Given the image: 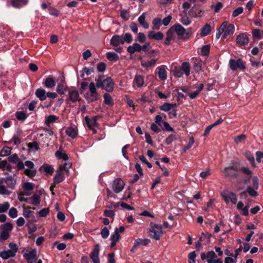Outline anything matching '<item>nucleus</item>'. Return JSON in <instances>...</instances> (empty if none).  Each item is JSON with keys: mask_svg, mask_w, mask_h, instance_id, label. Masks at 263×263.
I'll list each match as a JSON object with an SVG mask.
<instances>
[{"mask_svg": "<svg viewBox=\"0 0 263 263\" xmlns=\"http://www.w3.org/2000/svg\"><path fill=\"white\" fill-rule=\"evenodd\" d=\"M216 257V254L213 251H208L206 254L204 253L201 254V259H206L208 263H214Z\"/></svg>", "mask_w": 263, "mask_h": 263, "instance_id": "obj_11", "label": "nucleus"}, {"mask_svg": "<svg viewBox=\"0 0 263 263\" xmlns=\"http://www.w3.org/2000/svg\"><path fill=\"white\" fill-rule=\"evenodd\" d=\"M49 213V210L48 208H43L41 210L39 213V216L40 217H46Z\"/></svg>", "mask_w": 263, "mask_h": 263, "instance_id": "obj_58", "label": "nucleus"}, {"mask_svg": "<svg viewBox=\"0 0 263 263\" xmlns=\"http://www.w3.org/2000/svg\"><path fill=\"white\" fill-rule=\"evenodd\" d=\"M67 88V86L64 83L59 84L57 87V91L60 95L64 93Z\"/></svg>", "mask_w": 263, "mask_h": 263, "instance_id": "obj_44", "label": "nucleus"}, {"mask_svg": "<svg viewBox=\"0 0 263 263\" xmlns=\"http://www.w3.org/2000/svg\"><path fill=\"white\" fill-rule=\"evenodd\" d=\"M144 84V81L143 77L140 75H136L133 81L134 87H142L143 86Z\"/></svg>", "mask_w": 263, "mask_h": 263, "instance_id": "obj_21", "label": "nucleus"}, {"mask_svg": "<svg viewBox=\"0 0 263 263\" xmlns=\"http://www.w3.org/2000/svg\"><path fill=\"white\" fill-rule=\"evenodd\" d=\"M46 92L45 89L40 88L36 90L35 95L41 101H44L46 99Z\"/></svg>", "mask_w": 263, "mask_h": 263, "instance_id": "obj_24", "label": "nucleus"}, {"mask_svg": "<svg viewBox=\"0 0 263 263\" xmlns=\"http://www.w3.org/2000/svg\"><path fill=\"white\" fill-rule=\"evenodd\" d=\"M153 29L159 30L162 25L161 20L160 18L156 17L153 20Z\"/></svg>", "mask_w": 263, "mask_h": 263, "instance_id": "obj_37", "label": "nucleus"}, {"mask_svg": "<svg viewBox=\"0 0 263 263\" xmlns=\"http://www.w3.org/2000/svg\"><path fill=\"white\" fill-rule=\"evenodd\" d=\"M210 47L209 45H206L203 46L201 50V54L203 56H206L209 54Z\"/></svg>", "mask_w": 263, "mask_h": 263, "instance_id": "obj_53", "label": "nucleus"}, {"mask_svg": "<svg viewBox=\"0 0 263 263\" xmlns=\"http://www.w3.org/2000/svg\"><path fill=\"white\" fill-rule=\"evenodd\" d=\"M173 32H175L177 35L181 36L182 39L186 40L189 39L192 34V30L191 28H189L187 30L185 29L180 24H178L172 27Z\"/></svg>", "mask_w": 263, "mask_h": 263, "instance_id": "obj_6", "label": "nucleus"}, {"mask_svg": "<svg viewBox=\"0 0 263 263\" xmlns=\"http://www.w3.org/2000/svg\"><path fill=\"white\" fill-rule=\"evenodd\" d=\"M8 160L11 163L16 164L18 170H22L25 165L27 168L25 169L24 173L29 177H33L36 174V171L34 168V163L31 161H26L25 163L20 161V158L16 154H13L8 157Z\"/></svg>", "mask_w": 263, "mask_h": 263, "instance_id": "obj_1", "label": "nucleus"}, {"mask_svg": "<svg viewBox=\"0 0 263 263\" xmlns=\"http://www.w3.org/2000/svg\"><path fill=\"white\" fill-rule=\"evenodd\" d=\"M176 104L164 103L160 106V108L161 110L167 111L176 107Z\"/></svg>", "mask_w": 263, "mask_h": 263, "instance_id": "obj_42", "label": "nucleus"}, {"mask_svg": "<svg viewBox=\"0 0 263 263\" xmlns=\"http://www.w3.org/2000/svg\"><path fill=\"white\" fill-rule=\"evenodd\" d=\"M120 236L118 233V228H116L114 234H111L110 239L111 240L110 247L114 248L116 245L117 241L119 240Z\"/></svg>", "mask_w": 263, "mask_h": 263, "instance_id": "obj_20", "label": "nucleus"}, {"mask_svg": "<svg viewBox=\"0 0 263 263\" xmlns=\"http://www.w3.org/2000/svg\"><path fill=\"white\" fill-rule=\"evenodd\" d=\"M95 80L97 87L101 88L107 91H111L113 90L114 84L110 77L104 79V76H101Z\"/></svg>", "mask_w": 263, "mask_h": 263, "instance_id": "obj_4", "label": "nucleus"}, {"mask_svg": "<svg viewBox=\"0 0 263 263\" xmlns=\"http://www.w3.org/2000/svg\"><path fill=\"white\" fill-rule=\"evenodd\" d=\"M223 7V4L221 2H218L215 4H212L211 6L212 9H214V12L218 13Z\"/></svg>", "mask_w": 263, "mask_h": 263, "instance_id": "obj_51", "label": "nucleus"}, {"mask_svg": "<svg viewBox=\"0 0 263 263\" xmlns=\"http://www.w3.org/2000/svg\"><path fill=\"white\" fill-rule=\"evenodd\" d=\"M220 195L224 202L228 204L229 202L235 204L237 201L236 195L232 192L223 191L220 193Z\"/></svg>", "mask_w": 263, "mask_h": 263, "instance_id": "obj_9", "label": "nucleus"}, {"mask_svg": "<svg viewBox=\"0 0 263 263\" xmlns=\"http://www.w3.org/2000/svg\"><path fill=\"white\" fill-rule=\"evenodd\" d=\"M9 215L12 218H16L17 216V211L14 208H11L9 211Z\"/></svg>", "mask_w": 263, "mask_h": 263, "instance_id": "obj_63", "label": "nucleus"}, {"mask_svg": "<svg viewBox=\"0 0 263 263\" xmlns=\"http://www.w3.org/2000/svg\"><path fill=\"white\" fill-rule=\"evenodd\" d=\"M121 16L124 20H128L130 17L129 12L126 10H122L121 11Z\"/></svg>", "mask_w": 263, "mask_h": 263, "instance_id": "obj_61", "label": "nucleus"}, {"mask_svg": "<svg viewBox=\"0 0 263 263\" xmlns=\"http://www.w3.org/2000/svg\"><path fill=\"white\" fill-rule=\"evenodd\" d=\"M211 27L210 25L205 24L201 29L200 35L201 36H205L208 35L211 31Z\"/></svg>", "mask_w": 263, "mask_h": 263, "instance_id": "obj_33", "label": "nucleus"}, {"mask_svg": "<svg viewBox=\"0 0 263 263\" xmlns=\"http://www.w3.org/2000/svg\"><path fill=\"white\" fill-rule=\"evenodd\" d=\"M59 119L58 117L55 115H50L46 118L45 124L47 126H49L51 123H54Z\"/></svg>", "mask_w": 263, "mask_h": 263, "instance_id": "obj_35", "label": "nucleus"}, {"mask_svg": "<svg viewBox=\"0 0 263 263\" xmlns=\"http://www.w3.org/2000/svg\"><path fill=\"white\" fill-rule=\"evenodd\" d=\"M249 39L246 33H241L236 38V42L240 46L246 45L248 43Z\"/></svg>", "mask_w": 263, "mask_h": 263, "instance_id": "obj_17", "label": "nucleus"}, {"mask_svg": "<svg viewBox=\"0 0 263 263\" xmlns=\"http://www.w3.org/2000/svg\"><path fill=\"white\" fill-rule=\"evenodd\" d=\"M97 85L93 82L89 84L88 91L84 95V98L88 103L97 101L100 98L99 93L97 91Z\"/></svg>", "mask_w": 263, "mask_h": 263, "instance_id": "obj_3", "label": "nucleus"}, {"mask_svg": "<svg viewBox=\"0 0 263 263\" xmlns=\"http://www.w3.org/2000/svg\"><path fill=\"white\" fill-rule=\"evenodd\" d=\"M174 74L176 77L180 78L183 73L180 67H175L173 70Z\"/></svg>", "mask_w": 263, "mask_h": 263, "instance_id": "obj_52", "label": "nucleus"}, {"mask_svg": "<svg viewBox=\"0 0 263 263\" xmlns=\"http://www.w3.org/2000/svg\"><path fill=\"white\" fill-rule=\"evenodd\" d=\"M29 0H11L12 5L16 8H19L28 3Z\"/></svg>", "mask_w": 263, "mask_h": 263, "instance_id": "obj_27", "label": "nucleus"}, {"mask_svg": "<svg viewBox=\"0 0 263 263\" xmlns=\"http://www.w3.org/2000/svg\"><path fill=\"white\" fill-rule=\"evenodd\" d=\"M139 23L145 29L149 28L148 24L145 21V13H143L138 18Z\"/></svg>", "mask_w": 263, "mask_h": 263, "instance_id": "obj_32", "label": "nucleus"}, {"mask_svg": "<svg viewBox=\"0 0 263 263\" xmlns=\"http://www.w3.org/2000/svg\"><path fill=\"white\" fill-rule=\"evenodd\" d=\"M66 134L70 138L74 139L77 136L78 131L74 127H68L66 130Z\"/></svg>", "mask_w": 263, "mask_h": 263, "instance_id": "obj_28", "label": "nucleus"}, {"mask_svg": "<svg viewBox=\"0 0 263 263\" xmlns=\"http://www.w3.org/2000/svg\"><path fill=\"white\" fill-rule=\"evenodd\" d=\"M10 208V204L8 202H5L3 204H0V213L6 212Z\"/></svg>", "mask_w": 263, "mask_h": 263, "instance_id": "obj_54", "label": "nucleus"}, {"mask_svg": "<svg viewBox=\"0 0 263 263\" xmlns=\"http://www.w3.org/2000/svg\"><path fill=\"white\" fill-rule=\"evenodd\" d=\"M80 100V95L77 90H70L68 91L67 101L75 103Z\"/></svg>", "mask_w": 263, "mask_h": 263, "instance_id": "obj_14", "label": "nucleus"}, {"mask_svg": "<svg viewBox=\"0 0 263 263\" xmlns=\"http://www.w3.org/2000/svg\"><path fill=\"white\" fill-rule=\"evenodd\" d=\"M104 102L106 105L111 106L114 105V102L110 95L107 93H105L103 95Z\"/></svg>", "mask_w": 263, "mask_h": 263, "instance_id": "obj_34", "label": "nucleus"}, {"mask_svg": "<svg viewBox=\"0 0 263 263\" xmlns=\"http://www.w3.org/2000/svg\"><path fill=\"white\" fill-rule=\"evenodd\" d=\"M85 121L88 128L92 130L93 133H95L97 128V117L90 119L88 116H86L85 117Z\"/></svg>", "mask_w": 263, "mask_h": 263, "instance_id": "obj_13", "label": "nucleus"}, {"mask_svg": "<svg viewBox=\"0 0 263 263\" xmlns=\"http://www.w3.org/2000/svg\"><path fill=\"white\" fill-rule=\"evenodd\" d=\"M174 37V32L173 29H170L166 32V37L164 41V44L166 45L170 44L171 41Z\"/></svg>", "mask_w": 263, "mask_h": 263, "instance_id": "obj_31", "label": "nucleus"}, {"mask_svg": "<svg viewBox=\"0 0 263 263\" xmlns=\"http://www.w3.org/2000/svg\"><path fill=\"white\" fill-rule=\"evenodd\" d=\"M180 22L185 26H188L191 23V20L187 16L186 14L181 15V17L180 20Z\"/></svg>", "mask_w": 263, "mask_h": 263, "instance_id": "obj_43", "label": "nucleus"}, {"mask_svg": "<svg viewBox=\"0 0 263 263\" xmlns=\"http://www.w3.org/2000/svg\"><path fill=\"white\" fill-rule=\"evenodd\" d=\"M235 31V26L233 24H228V22H224L217 29L216 37L219 39L221 35L223 33L222 37L224 39L232 35Z\"/></svg>", "mask_w": 263, "mask_h": 263, "instance_id": "obj_2", "label": "nucleus"}, {"mask_svg": "<svg viewBox=\"0 0 263 263\" xmlns=\"http://www.w3.org/2000/svg\"><path fill=\"white\" fill-rule=\"evenodd\" d=\"M71 166V163L70 162H65L63 165H61L59 167V170H61L63 172L65 171L67 173H69V170Z\"/></svg>", "mask_w": 263, "mask_h": 263, "instance_id": "obj_45", "label": "nucleus"}, {"mask_svg": "<svg viewBox=\"0 0 263 263\" xmlns=\"http://www.w3.org/2000/svg\"><path fill=\"white\" fill-rule=\"evenodd\" d=\"M11 192L9 191L4 185H0V194L2 195H9Z\"/></svg>", "mask_w": 263, "mask_h": 263, "instance_id": "obj_60", "label": "nucleus"}, {"mask_svg": "<svg viewBox=\"0 0 263 263\" xmlns=\"http://www.w3.org/2000/svg\"><path fill=\"white\" fill-rule=\"evenodd\" d=\"M243 11V8L242 7H239L235 9L232 13V16L234 17L238 16L241 14Z\"/></svg>", "mask_w": 263, "mask_h": 263, "instance_id": "obj_56", "label": "nucleus"}, {"mask_svg": "<svg viewBox=\"0 0 263 263\" xmlns=\"http://www.w3.org/2000/svg\"><path fill=\"white\" fill-rule=\"evenodd\" d=\"M106 58L109 61H117L119 59V55L113 52H108L106 53Z\"/></svg>", "mask_w": 263, "mask_h": 263, "instance_id": "obj_38", "label": "nucleus"}, {"mask_svg": "<svg viewBox=\"0 0 263 263\" xmlns=\"http://www.w3.org/2000/svg\"><path fill=\"white\" fill-rule=\"evenodd\" d=\"M22 188L25 191H31L34 189V184L31 182H25L22 185Z\"/></svg>", "mask_w": 263, "mask_h": 263, "instance_id": "obj_46", "label": "nucleus"}, {"mask_svg": "<svg viewBox=\"0 0 263 263\" xmlns=\"http://www.w3.org/2000/svg\"><path fill=\"white\" fill-rule=\"evenodd\" d=\"M4 181L8 187L14 189L16 183V176L14 175L12 176L6 177L5 178Z\"/></svg>", "mask_w": 263, "mask_h": 263, "instance_id": "obj_18", "label": "nucleus"}, {"mask_svg": "<svg viewBox=\"0 0 263 263\" xmlns=\"http://www.w3.org/2000/svg\"><path fill=\"white\" fill-rule=\"evenodd\" d=\"M158 77L162 80H165L166 79L167 72L163 67H159Z\"/></svg>", "mask_w": 263, "mask_h": 263, "instance_id": "obj_40", "label": "nucleus"}, {"mask_svg": "<svg viewBox=\"0 0 263 263\" xmlns=\"http://www.w3.org/2000/svg\"><path fill=\"white\" fill-rule=\"evenodd\" d=\"M182 71L183 73L184 72L185 74L187 76H189L190 74V64L187 62H183L181 65Z\"/></svg>", "mask_w": 263, "mask_h": 263, "instance_id": "obj_36", "label": "nucleus"}, {"mask_svg": "<svg viewBox=\"0 0 263 263\" xmlns=\"http://www.w3.org/2000/svg\"><path fill=\"white\" fill-rule=\"evenodd\" d=\"M149 242L150 240L148 239H137L134 241L133 248H137L140 245H147Z\"/></svg>", "mask_w": 263, "mask_h": 263, "instance_id": "obj_30", "label": "nucleus"}, {"mask_svg": "<svg viewBox=\"0 0 263 263\" xmlns=\"http://www.w3.org/2000/svg\"><path fill=\"white\" fill-rule=\"evenodd\" d=\"M159 125L155 122L152 124L151 129L152 131L156 133H158L161 131V129L159 127Z\"/></svg>", "mask_w": 263, "mask_h": 263, "instance_id": "obj_64", "label": "nucleus"}, {"mask_svg": "<svg viewBox=\"0 0 263 263\" xmlns=\"http://www.w3.org/2000/svg\"><path fill=\"white\" fill-rule=\"evenodd\" d=\"M157 61L154 59L148 61L141 60V65L144 68H151L155 66Z\"/></svg>", "mask_w": 263, "mask_h": 263, "instance_id": "obj_25", "label": "nucleus"}, {"mask_svg": "<svg viewBox=\"0 0 263 263\" xmlns=\"http://www.w3.org/2000/svg\"><path fill=\"white\" fill-rule=\"evenodd\" d=\"M55 155L56 157L59 159H63L66 161L68 159V156L66 153H62L60 151H57Z\"/></svg>", "mask_w": 263, "mask_h": 263, "instance_id": "obj_48", "label": "nucleus"}, {"mask_svg": "<svg viewBox=\"0 0 263 263\" xmlns=\"http://www.w3.org/2000/svg\"><path fill=\"white\" fill-rule=\"evenodd\" d=\"M193 67L195 70L199 71L201 70L202 62L200 60L195 58L194 59Z\"/></svg>", "mask_w": 263, "mask_h": 263, "instance_id": "obj_39", "label": "nucleus"}, {"mask_svg": "<svg viewBox=\"0 0 263 263\" xmlns=\"http://www.w3.org/2000/svg\"><path fill=\"white\" fill-rule=\"evenodd\" d=\"M110 44L114 46H118L120 44H123L122 35H114L110 40Z\"/></svg>", "mask_w": 263, "mask_h": 263, "instance_id": "obj_19", "label": "nucleus"}, {"mask_svg": "<svg viewBox=\"0 0 263 263\" xmlns=\"http://www.w3.org/2000/svg\"><path fill=\"white\" fill-rule=\"evenodd\" d=\"M122 40L123 44L124 43L129 44L133 41V36L130 33H126L123 36L122 35Z\"/></svg>", "mask_w": 263, "mask_h": 263, "instance_id": "obj_47", "label": "nucleus"}, {"mask_svg": "<svg viewBox=\"0 0 263 263\" xmlns=\"http://www.w3.org/2000/svg\"><path fill=\"white\" fill-rule=\"evenodd\" d=\"M255 189H252L251 186H248L246 192H247L252 197H256L258 195L257 192L255 190Z\"/></svg>", "mask_w": 263, "mask_h": 263, "instance_id": "obj_62", "label": "nucleus"}, {"mask_svg": "<svg viewBox=\"0 0 263 263\" xmlns=\"http://www.w3.org/2000/svg\"><path fill=\"white\" fill-rule=\"evenodd\" d=\"M99 245L97 244L90 254V257L93 263H100V259L99 258Z\"/></svg>", "mask_w": 263, "mask_h": 263, "instance_id": "obj_16", "label": "nucleus"}, {"mask_svg": "<svg viewBox=\"0 0 263 263\" xmlns=\"http://www.w3.org/2000/svg\"><path fill=\"white\" fill-rule=\"evenodd\" d=\"M9 249L7 250H4L1 252L0 257L4 260L10 258L14 257L16 256V253L18 250V246L17 244L10 242L9 245Z\"/></svg>", "mask_w": 263, "mask_h": 263, "instance_id": "obj_5", "label": "nucleus"}, {"mask_svg": "<svg viewBox=\"0 0 263 263\" xmlns=\"http://www.w3.org/2000/svg\"><path fill=\"white\" fill-rule=\"evenodd\" d=\"M148 39H154L157 41L161 40L163 37V34L161 32H154V31H149L147 35Z\"/></svg>", "mask_w": 263, "mask_h": 263, "instance_id": "obj_22", "label": "nucleus"}, {"mask_svg": "<svg viewBox=\"0 0 263 263\" xmlns=\"http://www.w3.org/2000/svg\"><path fill=\"white\" fill-rule=\"evenodd\" d=\"M239 171V168L236 166H230L224 167L221 172L223 173L225 177L237 178L238 174L236 172Z\"/></svg>", "mask_w": 263, "mask_h": 263, "instance_id": "obj_8", "label": "nucleus"}, {"mask_svg": "<svg viewBox=\"0 0 263 263\" xmlns=\"http://www.w3.org/2000/svg\"><path fill=\"white\" fill-rule=\"evenodd\" d=\"M11 148L8 146H5L0 151V156L2 157L6 156L11 153Z\"/></svg>", "mask_w": 263, "mask_h": 263, "instance_id": "obj_49", "label": "nucleus"}, {"mask_svg": "<svg viewBox=\"0 0 263 263\" xmlns=\"http://www.w3.org/2000/svg\"><path fill=\"white\" fill-rule=\"evenodd\" d=\"M229 66L230 68L234 71L238 68L240 69L241 70H245L246 69V66L243 64L241 60L240 59L235 60L234 59H230L229 61Z\"/></svg>", "mask_w": 263, "mask_h": 263, "instance_id": "obj_10", "label": "nucleus"}, {"mask_svg": "<svg viewBox=\"0 0 263 263\" xmlns=\"http://www.w3.org/2000/svg\"><path fill=\"white\" fill-rule=\"evenodd\" d=\"M239 171H241L242 173L245 175L248 176H251L252 174V171H251L248 167H238Z\"/></svg>", "mask_w": 263, "mask_h": 263, "instance_id": "obj_55", "label": "nucleus"}, {"mask_svg": "<svg viewBox=\"0 0 263 263\" xmlns=\"http://www.w3.org/2000/svg\"><path fill=\"white\" fill-rule=\"evenodd\" d=\"M196 88L197 90L189 93V96L191 99L196 98L203 88V84L202 83L197 84Z\"/></svg>", "mask_w": 263, "mask_h": 263, "instance_id": "obj_26", "label": "nucleus"}, {"mask_svg": "<svg viewBox=\"0 0 263 263\" xmlns=\"http://www.w3.org/2000/svg\"><path fill=\"white\" fill-rule=\"evenodd\" d=\"M245 156L247 157L248 160L250 162L252 166L254 167L256 166L255 164V159L253 155L249 151H247L245 153Z\"/></svg>", "mask_w": 263, "mask_h": 263, "instance_id": "obj_41", "label": "nucleus"}, {"mask_svg": "<svg viewBox=\"0 0 263 263\" xmlns=\"http://www.w3.org/2000/svg\"><path fill=\"white\" fill-rule=\"evenodd\" d=\"M64 179V174L61 170L58 169L55 175L53 178L54 183L58 184L63 181Z\"/></svg>", "mask_w": 263, "mask_h": 263, "instance_id": "obj_23", "label": "nucleus"}, {"mask_svg": "<svg viewBox=\"0 0 263 263\" xmlns=\"http://www.w3.org/2000/svg\"><path fill=\"white\" fill-rule=\"evenodd\" d=\"M164 233L163 231L162 226L151 222L149 229V236L156 240L160 239V237Z\"/></svg>", "mask_w": 263, "mask_h": 263, "instance_id": "obj_7", "label": "nucleus"}, {"mask_svg": "<svg viewBox=\"0 0 263 263\" xmlns=\"http://www.w3.org/2000/svg\"><path fill=\"white\" fill-rule=\"evenodd\" d=\"M43 84L46 88H50L55 86V81L53 78L48 77L45 80Z\"/></svg>", "mask_w": 263, "mask_h": 263, "instance_id": "obj_29", "label": "nucleus"}, {"mask_svg": "<svg viewBox=\"0 0 263 263\" xmlns=\"http://www.w3.org/2000/svg\"><path fill=\"white\" fill-rule=\"evenodd\" d=\"M124 186V183L123 181L118 178L115 179L112 183V190L116 193H119L121 192Z\"/></svg>", "mask_w": 263, "mask_h": 263, "instance_id": "obj_12", "label": "nucleus"}, {"mask_svg": "<svg viewBox=\"0 0 263 263\" xmlns=\"http://www.w3.org/2000/svg\"><path fill=\"white\" fill-rule=\"evenodd\" d=\"M109 232L107 227H104L101 231V235L103 238H107L109 236Z\"/></svg>", "mask_w": 263, "mask_h": 263, "instance_id": "obj_59", "label": "nucleus"}, {"mask_svg": "<svg viewBox=\"0 0 263 263\" xmlns=\"http://www.w3.org/2000/svg\"><path fill=\"white\" fill-rule=\"evenodd\" d=\"M24 256L28 263H33L36 260V251L33 249L24 254Z\"/></svg>", "mask_w": 263, "mask_h": 263, "instance_id": "obj_15", "label": "nucleus"}, {"mask_svg": "<svg viewBox=\"0 0 263 263\" xmlns=\"http://www.w3.org/2000/svg\"><path fill=\"white\" fill-rule=\"evenodd\" d=\"M31 199H32L31 204L34 206H37L40 203V201H41L40 197V196H39L36 194H34L31 197Z\"/></svg>", "mask_w": 263, "mask_h": 263, "instance_id": "obj_50", "label": "nucleus"}, {"mask_svg": "<svg viewBox=\"0 0 263 263\" xmlns=\"http://www.w3.org/2000/svg\"><path fill=\"white\" fill-rule=\"evenodd\" d=\"M28 147L31 151L34 152L38 151L39 149V144L36 142H33L28 144Z\"/></svg>", "mask_w": 263, "mask_h": 263, "instance_id": "obj_57", "label": "nucleus"}]
</instances>
